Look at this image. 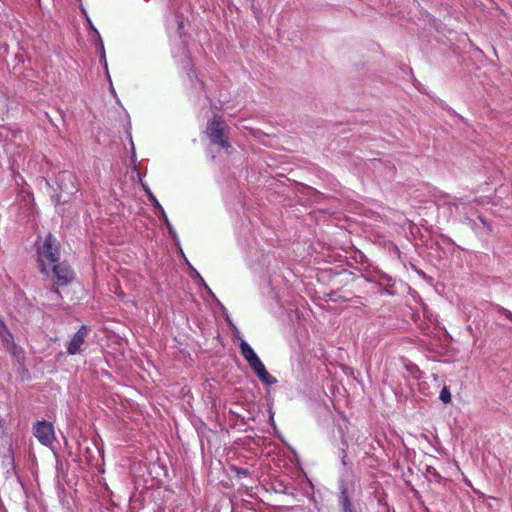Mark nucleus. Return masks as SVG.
<instances>
[{"mask_svg": "<svg viewBox=\"0 0 512 512\" xmlns=\"http://www.w3.org/2000/svg\"><path fill=\"white\" fill-rule=\"evenodd\" d=\"M165 224H166V226H167V228H168L169 234H170L171 236H173L174 238H176V232H175V230H174V228H173L172 224L170 223V221L168 220V223H165Z\"/></svg>", "mask_w": 512, "mask_h": 512, "instance_id": "18", "label": "nucleus"}, {"mask_svg": "<svg viewBox=\"0 0 512 512\" xmlns=\"http://www.w3.org/2000/svg\"><path fill=\"white\" fill-rule=\"evenodd\" d=\"M143 188H144L145 192L147 193V195H148V197H149L150 201L152 202L153 206H154L155 208H159V207H161V204H160V203H159V201L156 199V197H155V196H154V194L151 192V190H150L147 186H145V185H143Z\"/></svg>", "mask_w": 512, "mask_h": 512, "instance_id": "13", "label": "nucleus"}, {"mask_svg": "<svg viewBox=\"0 0 512 512\" xmlns=\"http://www.w3.org/2000/svg\"><path fill=\"white\" fill-rule=\"evenodd\" d=\"M0 338L7 345L12 343V339H13L11 333L9 332L6 325L2 321H0Z\"/></svg>", "mask_w": 512, "mask_h": 512, "instance_id": "9", "label": "nucleus"}, {"mask_svg": "<svg viewBox=\"0 0 512 512\" xmlns=\"http://www.w3.org/2000/svg\"><path fill=\"white\" fill-rule=\"evenodd\" d=\"M235 337H236V339H238L240 342H241V340H243V339L240 337V333H239V331H238L236 328H235Z\"/></svg>", "mask_w": 512, "mask_h": 512, "instance_id": "19", "label": "nucleus"}, {"mask_svg": "<svg viewBox=\"0 0 512 512\" xmlns=\"http://www.w3.org/2000/svg\"><path fill=\"white\" fill-rule=\"evenodd\" d=\"M34 435L43 445H51L55 440L54 427L47 421H39L34 426Z\"/></svg>", "mask_w": 512, "mask_h": 512, "instance_id": "4", "label": "nucleus"}, {"mask_svg": "<svg viewBox=\"0 0 512 512\" xmlns=\"http://www.w3.org/2000/svg\"><path fill=\"white\" fill-rule=\"evenodd\" d=\"M165 224H166V226H167V228H168L169 234H170L171 236H173L174 238H176V232H175V230H174V228H173L172 224L170 223V221L168 220V223H165Z\"/></svg>", "mask_w": 512, "mask_h": 512, "instance_id": "16", "label": "nucleus"}, {"mask_svg": "<svg viewBox=\"0 0 512 512\" xmlns=\"http://www.w3.org/2000/svg\"><path fill=\"white\" fill-rule=\"evenodd\" d=\"M340 504L342 506L343 512H353L351 503L348 499V496L343 492L340 497Z\"/></svg>", "mask_w": 512, "mask_h": 512, "instance_id": "11", "label": "nucleus"}, {"mask_svg": "<svg viewBox=\"0 0 512 512\" xmlns=\"http://www.w3.org/2000/svg\"><path fill=\"white\" fill-rule=\"evenodd\" d=\"M11 347H9V351L11 352L12 356L20 362L24 357V352L20 347H17L15 344L10 343Z\"/></svg>", "mask_w": 512, "mask_h": 512, "instance_id": "10", "label": "nucleus"}, {"mask_svg": "<svg viewBox=\"0 0 512 512\" xmlns=\"http://www.w3.org/2000/svg\"><path fill=\"white\" fill-rule=\"evenodd\" d=\"M499 312L504 315L507 319H509L510 321H512V312L505 309V308H500L499 309Z\"/></svg>", "mask_w": 512, "mask_h": 512, "instance_id": "14", "label": "nucleus"}, {"mask_svg": "<svg viewBox=\"0 0 512 512\" xmlns=\"http://www.w3.org/2000/svg\"><path fill=\"white\" fill-rule=\"evenodd\" d=\"M241 474H247L246 470L241 471Z\"/></svg>", "mask_w": 512, "mask_h": 512, "instance_id": "24", "label": "nucleus"}, {"mask_svg": "<svg viewBox=\"0 0 512 512\" xmlns=\"http://www.w3.org/2000/svg\"><path fill=\"white\" fill-rule=\"evenodd\" d=\"M241 474H247L246 470L241 471Z\"/></svg>", "mask_w": 512, "mask_h": 512, "instance_id": "23", "label": "nucleus"}, {"mask_svg": "<svg viewBox=\"0 0 512 512\" xmlns=\"http://www.w3.org/2000/svg\"><path fill=\"white\" fill-rule=\"evenodd\" d=\"M439 398L444 403H449L451 401V393L448 387L444 386L440 392Z\"/></svg>", "mask_w": 512, "mask_h": 512, "instance_id": "12", "label": "nucleus"}, {"mask_svg": "<svg viewBox=\"0 0 512 512\" xmlns=\"http://www.w3.org/2000/svg\"><path fill=\"white\" fill-rule=\"evenodd\" d=\"M82 12L86 19L89 18L88 14L84 8H82Z\"/></svg>", "mask_w": 512, "mask_h": 512, "instance_id": "20", "label": "nucleus"}, {"mask_svg": "<svg viewBox=\"0 0 512 512\" xmlns=\"http://www.w3.org/2000/svg\"><path fill=\"white\" fill-rule=\"evenodd\" d=\"M239 346L242 356L248 362L250 368L254 371L260 381L265 385L275 384L277 382L276 378L269 374L252 347L245 340H241V344H239Z\"/></svg>", "mask_w": 512, "mask_h": 512, "instance_id": "1", "label": "nucleus"}, {"mask_svg": "<svg viewBox=\"0 0 512 512\" xmlns=\"http://www.w3.org/2000/svg\"><path fill=\"white\" fill-rule=\"evenodd\" d=\"M157 210L159 211L160 216H161V218L163 219L164 223H168V220H169V219H168V217H167V215H166V213H165V211H164L163 207L161 206V207L157 208Z\"/></svg>", "mask_w": 512, "mask_h": 512, "instance_id": "15", "label": "nucleus"}, {"mask_svg": "<svg viewBox=\"0 0 512 512\" xmlns=\"http://www.w3.org/2000/svg\"><path fill=\"white\" fill-rule=\"evenodd\" d=\"M205 287H206V290H208L211 293L209 287L206 284H205Z\"/></svg>", "mask_w": 512, "mask_h": 512, "instance_id": "22", "label": "nucleus"}, {"mask_svg": "<svg viewBox=\"0 0 512 512\" xmlns=\"http://www.w3.org/2000/svg\"><path fill=\"white\" fill-rule=\"evenodd\" d=\"M165 224H166V226H167V228H168L169 234H170L171 236H173L174 238H176V232H175V230H174V228H173L172 224L170 223V221L168 220V223H165Z\"/></svg>", "mask_w": 512, "mask_h": 512, "instance_id": "17", "label": "nucleus"}, {"mask_svg": "<svg viewBox=\"0 0 512 512\" xmlns=\"http://www.w3.org/2000/svg\"><path fill=\"white\" fill-rule=\"evenodd\" d=\"M75 180V175L68 171H62L57 176L59 189L68 194H72L75 191Z\"/></svg>", "mask_w": 512, "mask_h": 512, "instance_id": "7", "label": "nucleus"}, {"mask_svg": "<svg viewBox=\"0 0 512 512\" xmlns=\"http://www.w3.org/2000/svg\"><path fill=\"white\" fill-rule=\"evenodd\" d=\"M226 129L227 126L222 118L215 116L208 122L206 133L212 143L219 145L223 149H229L230 143L225 135Z\"/></svg>", "mask_w": 512, "mask_h": 512, "instance_id": "3", "label": "nucleus"}, {"mask_svg": "<svg viewBox=\"0 0 512 512\" xmlns=\"http://www.w3.org/2000/svg\"><path fill=\"white\" fill-rule=\"evenodd\" d=\"M88 335V328L82 325L79 330L72 336L66 345L67 353L69 355L80 354L84 351L85 340Z\"/></svg>", "mask_w": 512, "mask_h": 512, "instance_id": "5", "label": "nucleus"}, {"mask_svg": "<svg viewBox=\"0 0 512 512\" xmlns=\"http://www.w3.org/2000/svg\"><path fill=\"white\" fill-rule=\"evenodd\" d=\"M59 258V248L57 240L51 235H47L44 242L38 247V266L43 274L48 273L45 262L54 264Z\"/></svg>", "mask_w": 512, "mask_h": 512, "instance_id": "2", "label": "nucleus"}, {"mask_svg": "<svg viewBox=\"0 0 512 512\" xmlns=\"http://www.w3.org/2000/svg\"><path fill=\"white\" fill-rule=\"evenodd\" d=\"M87 22H88V25H89L90 29L97 36V42H98L97 43V50H98V53L100 55V59L103 62L104 68H105V70L107 72V75L109 76V74H108V65H107V61H106V54H105L104 44H103V41L101 39V36H100L98 30L92 24V21H91L90 18H87Z\"/></svg>", "mask_w": 512, "mask_h": 512, "instance_id": "8", "label": "nucleus"}, {"mask_svg": "<svg viewBox=\"0 0 512 512\" xmlns=\"http://www.w3.org/2000/svg\"><path fill=\"white\" fill-rule=\"evenodd\" d=\"M55 281L59 285L68 284L74 277L73 270L66 263H58L53 266Z\"/></svg>", "mask_w": 512, "mask_h": 512, "instance_id": "6", "label": "nucleus"}, {"mask_svg": "<svg viewBox=\"0 0 512 512\" xmlns=\"http://www.w3.org/2000/svg\"><path fill=\"white\" fill-rule=\"evenodd\" d=\"M132 150H134V145L132 144ZM135 157V151H132V158Z\"/></svg>", "mask_w": 512, "mask_h": 512, "instance_id": "21", "label": "nucleus"}]
</instances>
